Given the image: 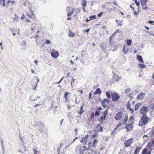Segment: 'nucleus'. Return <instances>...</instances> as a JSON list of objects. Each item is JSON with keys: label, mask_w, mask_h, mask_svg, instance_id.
<instances>
[{"label": "nucleus", "mask_w": 154, "mask_h": 154, "mask_svg": "<svg viewBox=\"0 0 154 154\" xmlns=\"http://www.w3.org/2000/svg\"><path fill=\"white\" fill-rule=\"evenodd\" d=\"M26 14L27 15L25 20L26 22H33L36 21V17L33 12H27Z\"/></svg>", "instance_id": "obj_1"}, {"label": "nucleus", "mask_w": 154, "mask_h": 154, "mask_svg": "<svg viewBox=\"0 0 154 154\" xmlns=\"http://www.w3.org/2000/svg\"><path fill=\"white\" fill-rule=\"evenodd\" d=\"M149 120V117H147V115L143 116L140 120L139 121V125L141 126L144 125H146Z\"/></svg>", "instance_id": "obj_2"}, {"label": "nucleus", "mask_w": 154, "mask_h": 154, "mask_svg": "<svg viewBox=\"0 0 154 154\" xmlns=\"http://www.w3.org/2000/svg\"><path fill=\"white\" fill-rule=\"evenodd\" d=\"M86 149L87 148L86 146L82 147L80 146H78L76 148V150L79 153L84 154L85 151V149Z\"/></svg>", "instance_id": "obj_3"}, {"label": "nucleus", "mask_w": 154, "mask_h": 154, "mask_svg": "<svg viewBox=\"0 0 154 154\" xmlns=\"http://www.w3.org/2000/svg\"><path fill=\"white\" fill-rule=\"evenodd\" d=\"M75 8L67 6L66 9V12L67 13V16L69 17L71 16L75 11Z\"/></svg>", "instance_id": "obj_4"}, {"label": "nucleus", "mask_w": 154, "mask_h": 154, "mask_svg": "<svg viewBox=\"0 0 154 154\" xmlns=\"http://www.w3.org/2000/svg\"><path fill=\"white\" fill-rule=\"evenodd\" d=\"M120 97V96L117 93H112L111 94L112 100L113 102L118 101Z\"/></svg>", "instance_id": "obj_5"}, {"label": "nucleus", "mask_w": 154, "mask_h": 154, "mask_svg": "<svg viewBox=\"0 0 154 154\" xmlns=\"http://www.w3.org/2000/svg\"><path fill=\"white\" fill-rule=\"evenodd\" d=\"M148 111V108L143 106L141 107L140 110V113L143 116L146 115V113Z\"/></svg>", "instance_id": "obj_6"}, {"label": "nucleus", "mask_w": 154, "mask_h": 154, "mask_svg": "<svg viewBox=\"0 0 154 154\" xmlns=\"http://www.w3.org/2000/svg\"><path fill=\"white\" fill-rule=\"evenodd\" d=\"M133 138H130L125 141L124 142V145L125 147H129L133 143Z\"/></svg>", "instance_id": "obj_7"}, {"label": "nucleus", "mask_w": 154, "mask_h": 154, "mask_svg": "<svg viewBox=\"0 0 154 154\" xmlns=\"http://www.w3.org/2000/svg\"><path fill=\"white\" fill-rule=\"evenodd\" d=\"M109 102V100L106 98L104 99L101 102V105L104 108H106L107 107Z\"/></svg>", "instance_id": "obj_8"}, {"label": "nucleus", "mask_w": 154, "mask_h": 154, "mask_svg": "<svg viewBox=\"0 0 154 154\" xmlns=\"http://www.w3.org/2000/svg\"><path fill=\"white\" fill-rule=\"evenodd\" d=\"M122 114L123 112L121 111L118 112L115 116L116 120L117 121L120 120L122 118Z\"/></svg>", "instance_id": "obj_9"}, {"label": "nucleus", "mask_w": 154, "mask_h": 154, "mask_svg": "<svg viewBox=\"0 0 154 154\" xmlns=\"http://www.w3.org/2000/svg\"><path fill=\"white\" fill-rule=\"evenodd\" d=\"M97 152L92 149H89V148H87L84 154H97Z\"/></svg>", "instance_id": "obj_10"}, {"label": "nucleus", "mask_w": 154, "mask_h": 154, "mask_svg": "<svg viewBox=\"0 0 154 154\" xmlns=\"http://www.w3.org/2000/svg\"><path fill=\"white\" fill-rule=\"evenodd\" d=\"M51 55L53 57L56 58L58 56L59 53L57 51L54 50L51 53Z\"/></svg>", "instance_id": "obj_11"}, {"label": "nucleus", "mask_w": 154, "mask_h": 154, "mask_svg": "<svg viewBox=\"0 0 154 154\" xmlns=\"http://www.w3.org/2000/svg\"><path fill=\"white\" fill-rule=\"evenodd\" d=\"M89 135H87L84 138H82V140L81 141V143H83L84 145H85L87 143L88 139V138Z\"/></svg>", "instance_id": "obj_12"}, {"label": "nucleus", "mask_w": 154, "mask_h": 154, "mask_svg": "<svg viewBox=\"0 0 154 154\" xmlns=\"http://www.w3.org/2000/svg\"><path fill=\"white\" fill-rule=\"evenodd\" d=\"M145 94L144 93H143L142 92L139 94L137 97V100H143L144 98Z\"/></svg>", "instance_id": "obj_13"}, {"label": "nucleus", "mask_w": 154, "mask_h": 154, "mask_svg": "<svg viewBox=\"0 0 154 154\" xmlns=\"http://www.w3.org/2000/svg\"><path fill=\"white\" fill-rule=\"evenodd\" d=\"M107 110H105L103 112V116H102L100 117V121L101 122H103L104 120L105 119L106 117V116L107 114Z\"/></svg>", "instance_id": "obj_14"}, {"label": "nucleus", "mask_w": 154, "mask_h": 154, "mask_svg": "<svg viewBox=\"0 0 154 154\" xmlns=\"http://www.w3.org/2000/svg\"><path fill=\"white\" fill-rule=\"evenodd\" d=\"M127 131L128 132L131 130L133 128V126L132 125V123L130 124L125 126Z\"/></svg>", "instance_id": "obj_15"}, {"label": "nucleus", "mask_w": 154, "mask_h": 154, "mask_svg": "<svg viewBox=\"0 0 154 154\" xmlns=\"http://www.w3.org/2000/svg\"><path fill=\"white\" fill-rule=\"evenodd\" d=\"M149 107L151 109H154V98L150 102V104L149 105Z\"/></svg>", "instance_id": "obj_16"}, {"label": "nucleus", "mask_w": 154, "mask_h": 154, "mask_svg": "<svg viewBox=\"0 0 154 154\" xmlns=\"http://www.w3.org/2000/svg\"><path fill=\"white\" fill-rule=\"evenodd\" d=\"M142 148V147L141 146L137 147L134 152V154H138L139 152Z\"/></svg>", "instance_id": "obj_17"}, {"label": "nucleus", "mask_w": 154, "mask_h": 154, "mask_svg": "<svg viewBox=\"0 0 154 154\" xmlns=\"http://www.w3.org/2000/svg\"><path fill=\"white\" fill-rule=\"evenodd\" d=\"M129 51V48L128 47H126L125 44H124V46L122 49V52L125 54H126L128 53Z\"/></svg>", "instance_id": "obj_18"}, {"label": "nucleus", "mask_w": 154, "mask_h": 154, "mask_svg": "<svg viewBox=\"0 0 154 154\" xmlns=\"http://www.w3.org/2000/svg\"><path fill=\"white\" fill-rule=\"evenodd\" d=\"M31 85L32 87V89H35L37 86V83L36 82L33 81L32 82Z\"/></svg>", "instance_id": "obj_19"}, {"label": "nucleus", "mask_w": 154, "mask_h": 154, "mask_svg": "<svg viewBox=\"0 0 154 154\" xmlns=\"http://www.w3.org/2000/svg\"><path fill=\"white\" fill-rule=\"evenodd\" d=\"M141 154H151V151L148 152L146 148H145L143 150Z\"/></svg>", "instance_id": "obj_20"}, {"label": "nucleus", "mask_w": 154, "mask_h": 154, "mask_svg": "<svg viewBox=\"0 0 154 154\" xmlns=\"http://www.w3.org/2000/svg\"><path fill=\"white\" fill-rule=\"evenodd\" d=\"M116 21L117 23V24L118 26H121L123 25L122 23L123 20H118L116 19Z\"/></svg>", "instance_id": "obj_21"}, {"label": "nucleus", "mask_w": 154, "mask_h": 154, "mask_svg": "<svg viewBox=\"0 0 154 154\" xmlns=\"http://www.w3.org/2000/svg\"><path fill=\"white\" fill-rule=\"evenodd\" d=\"M141 105V103H137L135 104L134 106V110H137L138 108Z\"/></svg>", "instance_id": "obj_22"}, {"label": "nucleus", "mask_w": 154, "mask_h": 154, "mask_svg": "<svg viewBox=\"0 0 154 154\" xmlns=\"http://www.w3.org/2000/svg\"><path fill=\"white\" fill-rule=\"evenodd\" d=\"M69 94V93L67 91L64 94V98L65 99L66 102H67L69 101V99L68 97V96Z\"/></svg>", "instance_id": "obj_23"}, {"label": "nucleus", "mask_w": 154, "mask_h": 154, "mask_svg": "<svg viewBox=\"0 0 154 154\" xmlns=\"http://www.w3.org/2000/svg\"><path fill=\"white\" fill-rule=\"evenodd\" d=\"M137 57L138 60L141 63H143L144 61L141 55H137Z\"/></svg>", "instance_id": "obj_24"}, {"label": "nucleus", "mask_w": 154, "mask_h": 154, "mask_svg": "<svg viewBox=\"0 0 154 154\" xmlns=\"http://www.w3.org/2000/svg\"><path fill=\"white\" fill-rule=\"evenodd\" d=\"M132 42V41L131 39H127L125 41L127 45L128 46H130L131 45Z\"/></svg>", "instance_id": "obj_25"}, {"label": "nucleus", "mask_w": 154, "mask_h": 154, "mask_svg": "<svg viewBox=\"0 0 154 154\" xmlns=\"http://www.w3.org/2000/svg\"><path fill=\"white\" fill-rule=\"evenodd\" d=\"M142 8L144 9H146L147 8L146 6V2H141Z\"/></svg>", "instance_id": "obj_26"}, {"label": "nucleus", "mask_w": 154, "mask_h": 154, "mask_svg": "<svg viewBox=\"0 0 154 154\" xmlns=\"http://www.w3.org/2000/svg\"><path fill=\"white\" fill-rule=\"evenodd\" d=\"M102 92L101 90L99 88H97L95 92L94 93V94H100Z\"/></svg>", "instance_id": "obj_27"}, {"label": "nucleus", "mask_w": 154, "mask_h": 154, "mask_svg": "<svg viewBox=\"0 0 154 154\" xmlns=\"http://www.w3.org/2000/svg\"><path fill=\"white\" fill-rule=\"evenodd\" d=\"M87 2L86 0H82L81 2V4L84 8L86 6Z\"/></svg>", "instance_id": "obj_28"}, {"label": "nucleus", "mask_w": 154, "mask_h": 154, "mask_svg": "<svg viewBox=\"0 0 154 154\" xmlns=\"http://www.w3.org/2000/svg\"><path fill=\"white\" fill-rule=\"evenodd\" d=\"M75 35V34L74 33L72 32L70 30L69 31L68 33V36L70 37H74Z\"/></svg>", "instance_id": "obj_29"}, {"label": "nucleus", "mask_w": 154, "mask_h": 154, "mask_svg": "<svg viewBox=\"0 0 154 154\" xmlns=\"http://www.w3.org/2000/svg\"><path fill=\"white\" fill-rule=\"evenodd\" d=\"M98 143V140L96 139H94L93 142V148L96 147Z\"/></svg>", "instance_id": "obj_30"}, {"label": "nucleus", "mask_w": 154, "mask_h": 154, "mask_svg": "<svg viewBox=\"0 0 154 154\" xmlns=\"http://www.w3.org/2000/svg\"><path fill=\"white\" fill-rule=\"evenodd\" d=\"M106 95L108 98H110L111 97V94H110V92H106Z\"/></svg>", "instance_id": "obj_31"}, {"label": "nucleus", "mask_w": 154, "mask_h": 154, "mask_svg": "<svg viewBox=\"0 0 154 154\" xmlns=\"http://www.w3.org/2000/svg\"><path fill=\"white\" fill-rule=\"evenodd\" d=\"M83 107L84 105H83L82 106H81L80 107V109L79 112V114H80V115H81L84 111L83 109Z\"/></svg>", "instance_id": "obj_32"}, {"label": "nucleus", "mask_w": 154, "mask_h": 154, "mask_svg": "<svg viewBox=\"0 0 154 154\" xmlns=\"http://www.w3.org/2000/svg\"><path fill=\"white\" fill-rule=\"evenodd\" d=\"M88 147H89L88 148H89V149H90L91 148H93V144L91 142H89L88 143Z\"/></svg>", "instance_id": "obj_33"}, {"label": "nucleus", "mask_w": 154, "mask_h": 154, "mask_svg": "<svg viewBox=\"0 0 154 154\" xmlns=\"http://www.w3.org/2000/svg\"><path fill=\"white\" fill-rule=\"evenodd\" d=\"M19 20V18L18 16L16 15H15V17L13 19V21H18Z\"/></svg>", "instance_id": "obj_34"}, {"label": "nucleus", "mask_w": 154, "mask_h": 154, "mask_svg": "<svg viewBox=\"0 0 154 154\" xmlns=\"http://www.w3.org/2000/svg\"><path fill=\"white\" fill-rule=\"evenodd\" d=\"M100 47L103 50H105L106 46L103 43H101L100 44Z\"/></svg>", "instance_id": "obj_35"}, {"label": "nucleus", "mask_w": 154, "mask_h": 154, "mask_svg": "<svg viewBox=\"0 0 154 154\" xmlns=\"http://www.w3.org/2000/svg\"><path fill=\"white\" fill-rule=\"evenodd\" d=\"M1 4H2L3 7L5 6V0H0V5Z\"/></svg>", "instance_id": "obj_36"}, {"label": "nucleus", "mask_w": 154, "mask_h": 154, "mask_svg": "<svg viewBox=\"0 0 154 154\" xmlns=\"http://www.w3.org/2000/svg\"><path fill=\"white\" fill-rule=\"evenodd\" d=\"M89 18H90V20H92L94 19H96V16L95 15H92L89 17Z\"/></svg>", "instance_id": "obj_37"}, {"label": "nucleus", "mask_w": 154, "mask_h": 154, "mask_svg": "<svg viewBox=\"0 0 154 154\" xmlns=\"http://www.w3.org/2000/svg\"><path fill=\"white\" fill-rule=\"evenodd\" d=\"M91 119L92 120H94V112H92L91 114V116L90 117Z\"/></svg>", "instance_id": "obj_38"}, {"label": "nucleus", "mask_w": 154, "mask_h": 154, "mask_svg": "<svg viewBox=\"0 0 154 154\" xmlns=\"http://www.w3.org/2000/svg\"><path fill=\"white\" fill-rule=\"evenodd\" d=\"M139 66L141 68H144L145 67V65L144 64L139 63L138 64Z\"/></svg>", "instance_id": "obj_39"}, {"label": "nucleus", "mask_w": 154, "mask_h": 154, "mask_svg": "<svg viewBox=\"0 0 154 154\" xmlns=\"http://www.w3.org/2000/svg\"><path fill=\"white\" fill-rule=\"evenodd\" d=\"M113 37L111 35L109 38V42L110 44H111L112 43V41Z\"/></svg>", "instance_id": "obj_40"}, {"label": "nucleus", "mask_w": 154, "mask_h": 154, "mask_svg": "<svg viewBox=\"0 0 154 154\" xmlns=\"http://www.w3.org/2000/svg\"><path fill=\"white\" fill-rule=\"evenodd\" d=\"M11 2V4L12 5H13V4H14L15 3V2L14 1H11V0H9L8 2H7V4L8 5Z\"/></svg>", "instance_id": "obj_41"}, {"label": "nucleus", "mask_w": 154, "mask_h": 154, "mask_svg": "<svg viewBox=\"0 0 154 154\" xmlns=\"http://www.w3.org/2000/svg\"><path fill=\"white\" fill-rule=\"evenodd\" d=\"M100 112L99 111L97 110L95 112V116H98L100 115Z\"/></svg>", "instance_id": "obj_42"}, {"label": "nucleus", "mask_w": 154, "mask_h": 154, "mask_svg": "<svg viewBox=\"0 0 154 154\" xmlns=\"http://www.w3.org/2000/svg\"><path fill=\"white\" fill-rule=\"evenodd\" d=\"M128 119V116L127 115H126L124 118V122L125 123L127 121Z\"/></svg>", "instance_id": "obj_43"}, {"label": "nucleus", "mask_w": 154, "mask_h": 154, "mask_svg": "<svg viewBox=\"0 0 154 154\" xmlns=\"http://www.w3.org/2000/svg\"><path fill=\"white\" fill-rule=\"evenodd\" d=\"M133 1L135 2L136 5L138 6H139L140 5V2H137V0H133Z\"/></svg>", "instance_id": "obj_44"}, {"label": "nucleus", "mask_w": 154, "mask_h": 154, "mask_svg": "<svg viewBox=\"0 0 154 154\" xmlns=\"http://www.w3.org/2000/svg\"><path fill=\"white\" fill-rule=\"evenodd\" d=\"M128 109H129V111H130V112L131 113V114H133L134 112V110L133 109L131 108H129Z\"/></svg>", "instance_id": "obj_45"}, {"label": "nucleus", "mask_w": 154, "mask_h": 154, "mask_svg": "<svg viewBox=\"0 0 154 154\" xmlns=\"http://www.w3.org/2000/svg\"><path fill=\"white\" fill-rule=\"evenodd\" d=\"M122 125V123L120 122L118 125L116 126V127L115 128V129H116L119 126H120Z\"/></svg>", "instance_id": "obj_46"}, {"label": "nucleus", "mask_w": 154, "mask_h": 154, "mask_svg": "<svg viewBox=\"0 0 154 154\" xmlns=\"http://www.w3.org/2000/svg\"><path fill=\"white\" fill-rule=\"evenodd\" d=\"M97 136L98 134H95L92 136V137L93 138H94L95 137H96Z\"/></svg>", "instance_id": "obj_47"}, {"label": "nucleus", "mask_w": 154, "mask_h": 154, "mask_svg": "<svg viewBox=\"0 0 154 154\" xmlns=\"http://www.w3.org/2000/svg\"><path fill=\"white\" fill-rule=\"evenodd\" d=\"M131 91V89L129 88L126 89L125 90V92L126 93L129 92Z\"/></svg>", "instance_id": "obj_48"}, {"label": "nucleus", "mask_w": 154, "mask_h": 154, "mask_svg": "<svg viewBox=\"0 0 154 154\" xmlns=\"http://www.w3.org/2000/svg\"><path fill=\"white\" fill-rule=\"evenodd\" d=\"M129 121L131 120L133 121L134 120V116H132L129 118Z\"/></svg>", "instance_id": "obj_49"}, {"label": "nucleus", "mask_w": 154, "mask_h": 154, "mask_svg": "<svg viewBox=\"0 0 154 154\" xmlns=\"http://www.w3.org/2000/svg\"><path fill=\"white\" fill-rule=\"evenodd\" d=\"M127 109H128L129 108H131V105L129 102H128L127 104Z\"/></svg>", "instance_id": "obj_50"}, {"label": "nucleus", "mask_w": 154, "mask_h": 154, "mask_svg": "<svg viewBox=\"0 0 154 154\" xmlns=\"http://www.w3.org/2000/svg\"><path fill=\"white\" fill-rule=\"evenodd\" d=\"M149 33L150 35L154 36V34L152 32L150 31L149 32Z\"/></svg>", "instance_id": "obj_51"}, {"label": "nucleus", "mask_w": 154, "mask_h": 154, "mask_svg": "<svg viewBox=\"0 0 154 154\" xmlns=\"http://www.w3.org/2000/svg\"><path fill=\"white\" fill-rule=\"evenodd\" d=\"M45 43L47 44H49L51 43V42L50 41L48 40H47L46 41Z\"/></svg>", "instance_id": "obj_52"}, {"label": "nucleus", "mask_w": 154, "mask_h": 154, "mask_svg": "<svg viewBox=\"0 0 154 154\" xmlns=\"http://www.w3.org/2000/svg\"><path fill=\"white\" fill-rule=\"evenodd\" d=\"M64 77H63L60 81H59L58 82H56L54 84H57L60 83L61 81L63 80V79L64 78Z\"/></svg>", "instance_id": "obj_53"}, {"label": "nucleus", "mask_w": 154, "mask_h": 154, "mask_svg": "<svg viewBox=\"0 0 154 154\" xmlns=\"http://www.w3.org/2000/svg\"><path fill=\"white\" fill-rule=\"evenodd\" d=\"M152 146V144L150 143H148L147 144V146L149 147H151Z\"/></svg>", "instance_id": "obj_54"}, {"label": "nucleus", "mask_w": 154, "mask_h": 154, "mask_svg": "<svg viewBox=\"0 0 154 154\" xmlns=\"http://www.w3.org/2000/svg\"><path fill=\"white\" fill-rule=\"evenodd\" d=\"M26 45V42L24 41H22L21 45H22L23 46L25 45Z\"/></svg>", "instance_id": "obj_55"}, {"label": "nucleus", "mask_w": 154, "mask_h": 154, "mask_svg": "<svg viewBox=\"0 0 154 154\" xmlns=\"http://www.w3.org/2000/svg\"><path fill=\"white\" fill-rule=\"evenodd\" d=\"M103 13L102 12H100L99 14H98V17H100L102 15Z\"/></svg>", "instance_id": "obj_56"}, {"label": "nucleus", "mask_w": 154, "mask_h": 154, "mask_svg": "<svg viewBox=\"0 0 154 154\" xmlns=\"http://www.w3.org/2000/svg\"><path fill=\"white\" fill-rule=\"evenodd\" d=\"M99 131H103V129L102 127H100V130H99Z\"/></svg>", "instance_id": "obj_57"}, {"label": "nucleus", "mask_w": 154, "mask_h": 154, "mask_svg": "<svg viewBox=\"0 0 154 154\" xmlns=\"http://www.w3.org/2000/svg\"><path fill=\"white\" fill-rule=\"evenodd\" d=\"M75 81V79H72V80L71 82V84L72 85V83H74Z\"/></svg>", "instance_id": "obj_58"}, {"label": "nucleus", "mask_w": 154, "mask_h": 154, "mask_svg": "<svg viewBox=\"0 0 154 154\" xmlns=\"http://www.w3.org/2000/svg\"><path fill=\"white\" fill-rule=\"evenodd\" d=\"M106 9L108 10V11H109L110 12H111L112 10V8H107Z\"/></svg>", "instance_id": "obj_59"}, {"label": "nucleus", "mask_w": 154, "mask_h": 154, "mask_svg": "<svg viewBox=\"0 0 154 154\" xmlns=\"http://www.w3.org/2000/svg\"><path fill=\"white\" fill-rule=\"evenodd\" d=\"M148 23L150 24L154 23V22L152 20H149L148 21Z\"/></svg>", "instance_id": "obj_60"}, {"label": "nucleus", "mask_w": 154, "mask_h": 154, "mask_svg": "<svg viewBox=\"0 0 154 154\" xmlns=\"http://www.w3.org/2000/svg\"><path fill=\"white\" fill-rule=\"evenodd\" d=\"M33 151H34V154H37V151L36 149H34Z\"/></svg>", "instance_id": "obj_61"}, {"label": "nucleus", "mask_w": 154, "mask_h": 154, "mask_svg": "<svg viewBox=\"0 0 154 154\" xmlns=\"http://www.w3.org/2000/svg\"><path fill=\"white\" fill-rule=\"evenodd\" d=\"M92 94L91 92H90L89 94V99H91V97Z\"/></svg>", "instance_id": "obj_62"}, {"label": "nucleus", "mask_w": 154, "mask_h": 154, "mask_svg": "<svg viewBox=\"0 0 154 154\" xmlns=\"http://www.w3.org/2000/svg\"><path fill=\"white\" fill-rule=\"evenodd\" d=\"M116 33L115 32H114V33H113L112 34V35H111L113 37L115 35Z\"/></svg>", "instance_id": "obj_63"}, {"label": "nucleus", "mask_w": 154, "mask_h": 154, "mask_svg": "<svg viewBox=\"0 0 154 154\" xmlns=\"http://www.w3.org/2000/svg\"><path fill=\"white\" fill-rule=\"evenodd\" d=\"M102 109L101 107H99L98 108L97 110H101Z\"/></svg>", "instance_id": "obj_64"}]
</instances>
